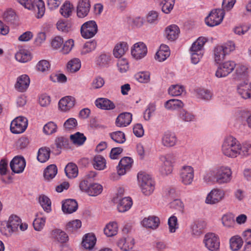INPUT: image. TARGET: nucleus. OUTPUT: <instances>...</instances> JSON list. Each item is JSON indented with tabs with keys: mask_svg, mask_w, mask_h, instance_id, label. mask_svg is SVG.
I'll list each match as a JSON object with an SVG mask.
<instances>
[{
	"mask_svg": "<svg viewBox=\"0 0 251 251\" xmlns=\"http://www.w3.org/2000/svg\"><path fill=\"white\" fill-rule=\"evenodd\" d=\"M238 147H239V150L237 152L238 155H240L242 156H247L251 154V143H244L242 146L240 144L238 143Z\"/></svg>",
	"mask_w": 251,
	"mask_h": 251,
	"instance_id": "79ce46f5",
	"label": "nucleus"
},
{
	"mask_svg": "<svg viewBox=\"0 0 251 251\" xmlns=\"http://www.w3.org/2000/svg\"><path fill=\"white\" fill-rule=\"evenodd\" d=\"M15 58L19 62H26L31 59V57L27 51L21 50L16 53Z\"/></svg>",
	"mask_w": 251,
	"mask_h": 251,
	"instance_id": "3c124183",
	"label": "nucleus"
},
{
	"mask_svg": "<svg viewBox=\"0 0 251 251\" xmlns=\"http://www.w3.org/2000/svg\"><path fill=\"white\" fill-rule=\"evenodd\" d=\"M27 126V120L24 117H18L13 120L10 125L11 132L15 134L23 132Z\"/></svg>",
	"mask_w": 251,
	"mask_h": 251,
	"instance_id": "6e6552de",
	"label": "nucleus"
},
{
	"mask_svg": "<svg viewBox=\"0 0 251 251\" xmlns=\"http://www.w3.org/2000/svg\"><path fill=\"white\" fill-rule=\"evenodd\" d=\"M118 200L119 203L117 208L120 212H125L127 211L132 205V201L130 197H124Z\"/></svg>",
	"mask_w": 251,
	"mask_h": 251,
	"instance_id": "a878e982",
	"label": "nucleus"
},
{
	"mask_svg": "<svg viewBox=\"0 0 251 251\" xmlns=\"http://www.w3.org/2000/svg\"><path fill=\"white\" fill-rule=\"evenodd\" d=\"M203 242L205 247L210 251H218L220 247V241L214 233H208L204 235Z\"/></svg>",
	"mask_w": 251,
	"mask_h": 251,
	"instance_id": "423d86ee",
	"label": "nucleus"
},
{
	"mask_svg": "<svg viewBox=\"0 0 251 251\" xmlns=\"http://www.w3.org/2000/svg\"><path fill=\"white\" fill-rule=\"evenodd\" d=\"M97 47V42L95 40L87 42L83 46L81 50V54H86L94 50Z\"/></svg>",
	"mask_w": 251,
	"mask_h": 251,
	"instance_id": "603ef678",
	"label": "nucleus"
},
{
	"mask_svg": "<svg viewBox=\"0 0 251 251\" xmlns=\"http://www.w3.org/2000/svg\"><path fill=\"white\" fill-rule=\"evenodd\" d=\"M109 136L114 142L119 144L124 143L126 140L125 133L120 131L110 133Z\"/></svg>",
	"mask_w": 251,
	"mask_h": 251,
	"instance_id": "a18cd8bd",
	"label": "nucleus"
},
{
	"mask_svg": "<svg viewBox=\"0 0 251 251\" xmlns=\"http://www.w3.org/2000/svg\"><path fill=\"white\" fill-rule=\"evenodd\" d=\"M96 105L104 110H111L115 108V104L109 100L105 98H99L95 101Z\"/></svg>",
	"mask_w": 251,
	"mask_h": 251,
	"instance_id": "c85d7f7f",
	"label": "nucleus"
},
{
	"mask_svg": "<svg viewBox=\"0 0 251 251\" xmlns=\"http://www.w3.org/2000/svg\"><path fill=\"white\" fill-rule=\"evenodd\" d=\"M196 97L198 98L204 100H209L212 97V93L208 90L204 89H197L195 90Z\"/></svg>",
	"mask_w": 251,
	"mask_h": 251,
	"instance_id": "8fccbe9b",
	"label": "nucleus"
},
{
	"mask_svg": "<svg viewBox=\"0 0 251 251\" xmlns=\"http://www.w3.org/2000/svg\"><path fill=\"white\" fill-rule=\"evenodd\" d=\"M133 161L129 157H124L120 160L117 167V173L119 176H122L131 168Z\"/></svg>",
	"mask_w": 251,
	"mask_h": 251,
	"instance_id": "f3484780",
	"label": "nucleus"
},
{
	"mask_svg": "<svg viewBox=\"0 0 251 251\" xmlns=\"http://www.w3.org/2000/svg\"><path fill=\"white\" fill-rule=\"evenodd\" d=\"M90 0H79L77 6V15L79 18L86 17L90 9Z\"/></svg>",
	"mask_w": 251,
	"mask_h": 251,
	"instance_id": "a211bd4d",
	"label": "nucleus"
},
{
	"mask_svg": "<svg viewBox=\"0 0 251 251\" xmlns=\"http://www.w3.org/2000/svg\"><path fill=\"white\" fill-rule=\"evenodd\" d=\"M39 202L45 211L49 212L51 211V201L50 199L45 195L40 196Z\"/></svg>",
	"mask_w": 251,
	"mask_h": 251,
	"instance_id": "09e8293b",
	"label": "nucleus"
},
{
	"mask_svg": "<svg viewBox=\"0 0 251 251\" xmlns=\"http://www.w3.org/2000/svg\"><path fill=\"white\" fill-rule=\"evenodd\" d=\"M175 0H163L161 4L162 5V11L165 13H169L173 9Z\"/></svg>",
	"mask_w": 251,
	"mask_h": 251,
	"instance_id": "6e6d98bb",
	"label": "nucleus"
},
{
	"mask_svg": "<svg viewBox=\"0 0 251 251\" xmlns=\"http://www.w3.org/2000/svg\"><path fill=\"white\" fill-rule=\"evenodd\" d=\"M127 44L122 42L117 44L113 50V55L116 58L121 57L128 50Z\"/></svg>",
	"mask_w": 251,
	"mask_h": 251,
	"instance_id": "7c9ffc66",
	"label": "nucleus"
},
{
	"mask_svg": "<svg viewBox=\"0 0 251 251\" xmlns=\"http://www.w3.org/2000/svg\"><path fill=\"white\" fill-rule=\"evenodd\" d=\"M162 164L159 171L162 175H168L173 171V165L176 162V157L173 153H168L160 157Z\"/></svg>",
	"mask_w": 251,
	"mask_h": 251,
	"instance_id": "20e7f679",
	"label": "nucleus"
},
{
	"mask_svg": "<svg viewBox=\"0 0 251 251\" xmlns=\"http://www.w3.org/2000/svg\"><path fill=\"white\" fill-rule=\"evenodd\" d=\"M206 42V39L205 38L199 37L193 43L190 48V51L203 52L202 49Z\"/></svg>",
	"mask_w": 251,
	"mask_h": 251,
	"instance_id": "ea45409f",
	"label": "nucleus"
},
{
	"mask_svg": "<svg viewBox=\"0 0 251 251\" xmlns=\"http://www.w3.org/2000/svg\"><path fill=\"white\" fill-rule=\"evenodd\" d=\"M78 208L76 201L74 199H68L63 202L62 209L64 213L71 214L75 212Z\"/></svg>",
	"mask_w": 251,
	"mask_h": 251,
	"instance_id": "412c9836",
	"label": "nucleus"
},
{
	"mask_svg": "<svg viewBox=\"0 0 251 251\" xmlns=\"http://www.w3.org/2000/svg\"><path fill=\"white\" fill-rule=\"evenodd\" d=\"M135 79L140 83H148L150 80V73L149 72H141L135 75Z\"/></svg>",
	"mask_w": 251,
	"mask_h": 251,
	"instance_id": "5fc2aeb1",
	"label": "nucleus"
},
{
	"mask_svg": "<svg viewBox=\"0 0 251 251\" xmlns=\"http://www.w3.org/2000/svg\"><path fill=\"white\" fill-rule=\"evenodd\" d=\"M70 139L74 144L80 146L84 144L86 140V137L83 133L77 132L74 134L70 135Z\"/></svg>",
	"mask_w": 251,
	"mask_h": 251,
	"instance_id": "37998d69",
	"label": "nucleus"
},
{
	"mask_svg": "<svg viewBox=\"0 0 251 251\" xmlns=\"http://www.w3.org/2000/svg\"><path fill=\"white\" fill-rule=\"evenodd\" d=\"M104 79L100 76L96 77L91 83V86L94 89H97L101 88L104 84Z\"/></svg>",
	"mask_w": 251,
	"mask_h": 251,
	"instance_id": "0e129e2a",
	"label": "nucleus"
},
{
	"mask_svg": "<svg viewBox=\"0 0 251 251\" xmlns=\"http://www.w3.org/2000/svg\"><path fill=\"white\" fill-rule=\"evenodd\" d=\"M206 223L202 220H197L194 221L191 226L192 235L195 237L200 236L203 233Z\"/></svg>",
	"mask_w": 251,
	"mask_h": 251,
	"instance_id": "aec40b11",
	"label": "nucleus"
},
{
	"mask_svg": "<svg viewBox=\"0 0 251 251\" xmlns=\"http://www.w3.org/2000/svg\"><path fill=\"white\" fill-rule=\"evenodd\" d=\"M235 66V63L232 61H227L220 64L216 72L215 75L219 78L226 77L234 70Z\"/></svg>",
	"mask_w": 251,
	"mask_h": 251,
	"instance_id": "1a4fd4ad",
	"label": "nucleus"
},
{
	"mask_svg": "<svg viewBox=\"0 0 251 251\" xmlns=\"http://www.w3.org/2000/svg\"><path fill=\"white\" fill-rule=\"evenodd\" d=\"M110 61L109 56L102 54L100 55L97 60V64L101 67H106Z\"/></svg>",
	"mask_w": 251,
	"mask_h": 251,
	"instance_id": "69168bd1",
	"label": "nucleus"
},
{
	"mask_svg": "<svg viewBox=\"0 0 251 251\" xmlns=\"http://www.w3.org/2000/svg\"><path fill=\"white\" fill-rule=\"evenodd\" d=\"M228 53V47L218 46L214 49L215 61L217 63L223 61L225 56Z\"/></svg>",
	"mask_w": 251,
	"mask_h": 251,
	"instance_id": "393cba45",
	"label": "nucleus"
},
{
	"mask_svg": "<svg viewBox=\"0 0 251 251\" xmlns=\"http://www.w3.org/2000/svg\"><path fill=\"white\" fill-rule=\"evenodd\" d=\"M184 90V88L181 85H172L169 87L168 93L172 96H178L180 95Z\"/></svg>",
	"mask_w": 251,
	"mask_h": 251,
	"instance_id": "864d4df0",
	"label": "nucleus"
},
{
	"mask_svg": "<svg viewBox=\"0 0 251 251\" xmlns=\"http://www.w3.org/2000/svg\"><path fill=\"white\" fill-rule=\"evenodd\" d=\"M29 143V139L26 137H22L16 142V147L18 149L22 150L27 147Z\"/></svg>",
	"mask_w": 251,
	"mask_h": 251,
	"instance_id": "338daca9",
	"label": "nucleus"
},
{
	"mask_svg": "<svg viewBox=\"0 0 251 251\" xmlns=\"http://www.w3.org/2000/svg\"><path fill=\"white\" fill-rule=\"evenodd\" d=\"M179 29L178 27L173 25L167 27L165 30V34L169 40L174 41L178 36Z\"/></svg>",
	"mask_w": 251,
	"mask_h": 251,
	"instance_id": "cd10ccee",
	"label": "nucleus"
},
{
	"mask_svg": "<svg viewBox=\"0 0 251 251\" xmlns=\"http://www.w3.org/2000/svg\"><path fill=\"white\" fill-rule=\"evenodd\" d=\"M180 179L184 185H190L194 179V169L190 166H183L180 171Z\"/></svg>",
	"mask_w": 251,
	"mask_h": 251,
	"instance_id": "9b49d317",
	"label": "nucleus"
},
{
	"mask_svg": "<svg viewBox=\"0 0 251 251\" xmlns=\"http://www.w3.org/2000/svg\"><path fill=\"white\" fill-rule=\"evenodd\" d=\"M183 106V103L181 100L177 99L169 100L165 103V107L169 110H175L182 108Z\"/></svg>",
	"mask_w": 251,
	"mask_h": 251,
	"instance_id": "c9c22d12",
	"label": "nucleus"
},
{
	"mask_svg": "<svg viewBox=\"0 0 251 251\" xmlns=\"http://www.w3.org/2000/svg\"><path fill=\"white\" fill-rule=\"evenodd\" d=\"M238 148L236 139L232 136H228L224 140L222 145V152L228 157H236L238 155Z\"/></svg>",
	"mask_w": 251,
	"mask_h": 251,
	"instance_id": "f03ea898",
	"label": "nucleus"
},
{
	"mask_svg": "<svg viewBox=\"0 0 251 251\" xmlns=\"http://www.w3.org/2000/svg\"><path fill=\"white\" fill-rule=\"evenodd\" d=\"M81 226V222L79 220L69 222L66 225V229L69 233H73L76 231Z\"/></svg>",
	"mask_w": 251,
	"mask_h": 251,
	"instance_id": "49530a36",
	"label": "nucleus"
},
{
	"mask_svg": "<svg viewBox=\"0 0 251 251\" xmlns=\"http://www.w3.org/2000/svg\"><path fill=\"white\" fill-rule=\"evenodd\" d=\"M93 165L97 170H103L106 167L105 159L101 155H96L94 157Z\"/></svg>",
	"mask_w": 251,
	"mask_h": 251,
	"instance_id": "58836bf2",
	"label": "nucleus"
},
{
	"mask_svg": "<svg viewBox=\"0 0 251 251\" xmlns=\"http://www.w3.org/2000/svg\"><path fill=\"white\" fill-rule=\"evenodd\" d=\"M247 68L244 65H239L236 69L235 79H239L246 76Z\"/></svg>",
	"mask_w": 251,
	"mask_h": 251,
	"instance_id": "e2e57ef3",
	"label": "nucleus"
},
{
	"mask_svg": "<svg viewBox=\"0 0 251 251\" xmlns=\"http://www.w3.org/2000/svg\"><path fill=\"white\" fill-rule=\"evenodd\" d=\"M73 6L69 2H65L60 8V12L64 17L68 18L72 14Z\"/></svg>",
	"mask_w": 251,
	"mask_h": 251,
	"instance_id": "4d7b16f0",
	"label": "nucleus"
},
{
	"mask_svg": "<svg viewBox=\"0 0 251 251\" xmlns=\"http://www.w3.org/2000/svg\"><path fill=\"white\" fill-rule=\"evenodd\" d=\"M75 99L71 96H67L62 98L58 103L59 107L62 111H67L75 105Z\"/></svg>",
	"mask_w": 251,
	"mask_h": 251,
	"instance_id": "5701e85b",
	"label": "nucleus"
},
{
	"mask_svg": "<svg viewBox=\"0 0 251 251\" xmlns=\"http://www.w3.org/2000/svg\"><path fill=\"white\" fill-rule=\"evenodd\" d=\"M29 83L30 79L28 76L23 75L17 78L15 88L19 92H24L28 88Z\"/></svg>",
	"mask_w": 251,
	"mask_h": 251,
	"instance_id": "6ab92c4d",
	"label": "nucleus"
},
{
	"mask_svg": "<svg viewBox=\"0 0 251 251\" xmlns=\"http://www.w3.org/2000/svg\"><path fill=\"white\" fill-rule=\"evenodd\" d=\"M65 172L68 178H75L78 175L77 167L73 163H69L65 168Z\"/></svg>",
	"mask_w": 251,
	"mask_h": 251,
	"instance_id": "2f4dec72",
	"label": "nucleus"
},
{
	"mask_svg": "<svg viewBox=\"0 0 251 251\" xmlns=\"http://www.w3.org/2000/svg\"><path fill=\"white\" fill-rule=\"evenodd\" d=\"M96 238L94 234L88 233L85 234L82 242V246L86 249L91 250L95 246Z\"/></svg>",
	"mask_w": 251,
	"mask_h": 251,
	"instance_id": "c756f323",
	"label": "nucleus"
},
{
	"mask_svg": "<svg viewBox=\"0 0 251 251\" xmlns=\"http://www.w3.org/2000/svg\"><path fill=\"white\" fill-rule=\"evenodd\" d=\"M118 225L116 222H110L104 229V233L107 237H112L117 234Z\"/></svg>",
	"mask_w": 251,
	"mask_h": 251,
	"instance_id": "72a5a7b5",
	"label": "nucleus"
},
{
	"mask_svg": "<svg viewBox=\"0 0 251 251\" xmlns=\"http://www.w3.org/2000/svg\"><path fill=\"white\" fill-rule=\"evenodd\" d=\"M225 195V192L222 190L218 189H213L208 194L205 202L210 204L217 203L224 198Z\"/></svg>",
	"mask_w": 251,
	"mask_h": 251,
	"instance_id": "ddd939ff",
	"label": "nucleus"
},
{
	"mask_svg": "<svg viewBox=\"0 0 251 251\" xmlns=\"http://www.w3.org/2000/svg\"><path fill=\"white\" fill-rule=\"evenodd\" d=\"M225 16L224 9H215L212 10L205 19L206 24L209 26H214L219 25L223 21Z\"/></svg>",
	"mask_w": 251,
	"mask_h": 251,
	"instance_id": "39448f33",
	"label": "nucleus"
},
{
	"mask_svg": "<svg viewBox=\"0 0 251 251\" xmlns=\"http://www.w3.org/2000/svg\"><path fill=\"white\" fill-rule=\"evenodd\" d=\"M232 172L231 169L226 166L217 168V180L219 184L227 183L231 179Z\"/></svg>",
	"mask_w": 251,
	"mask_h": 251,
	"instance_id": "9d476101",
	"label": "nucleus"
},
{
	"mask_svg": "<svg viewBox=\"0 0 251 251\" xmlns=\"http://www.w3.org/2000/svg\"><path fill=\"white\" fill-rule=\"evenodd\" d=\"M82 36L86 39L93 37L98 32V26L94 21H90L83 24L81 27Z\"/></svg>",
	"mask_w": 251,
	"mask_h": 251,
	"instance_id": "0eeeda50",
	"label": "nucleus"
},
{
	"mask_svg": "<svg viewBox=\"0 0 251 251\" xmlns=\"http://www.w3.org/2000/svg\"><path fill=\"white\" fill-rule=\"evenodd\" d=\"M147 53V48L143 42H138L134 45L131 49V54L136 59H140L146 56Z\"/></svg>",
	"mask_w": 251,
	"mask_h": 251,
	"instance_id": "dca6fc26",
	"label": "nucleus"
},
{
	"mask_svg": "<svg viewBox=\"0 0 251 251\" xmlns=\"http://www.w3.org/2000/svg\"><path fill=\"white\" fill-rule=\"evenodd\" d=\"M21 219L16 215H11L6 223V226L4 227V234L9 236L13 232L18 230L19 225H20Z\"/></svg>",
	"mask_w": 251,
	"mask_h": 251,
	"instance_id": "f8f14e48",
	"label": "nucleus"
},
{
	"mask_svg": "<svg viewBox=\"0 0 251 251\" xmlns=\"http://www.w3.org/2000/svg\"><path fill=\"white\" fill-rule=\"evenodd\" d=\"M176 142V138L174 133L169 131L165 132L162 138V144L166 147L174 146Z\"/></svg>",
	"mask_w": 251,
	"mask_h": 251,
	"instance_id": "bb28decb",
	"label": "nucleus"
},
{
	"mask_svg": "<svg viewBox=\"0 0 251 251\" xmlns=\"http://www.w3.org/2000/svg\"><path fill=\"white\" fill-rule=\"evenodd\" d=\"M243 239L238 235L232 237L230 239V247L233 251H238L242 246Z\"/></svg>",
	"mask_w": 251,
	"mask_h": 251,
	"instance_id": "4c0bfd02",
	"label": "nucleus"
},
{
	"mask_svg": "<svg viewBox=\"0 0 251 251\" xmlns=\"http://www.w3.org/2000/svg\"><path fill=\"white\" fill-rule=\"evenodd\" d=\"M55 145L57 148H68L69 146V140L64 137H58L55 139Z\"/></svg>",
	"mask_w": 251,
	"mask_h": 251,
	"instance_id": "052dcab7",
	"label": "nucleus"
},
{
	"mask_svg": "<svg viewBox=\"0 0 251 251\" xmlns=\"http://www.w3.org/2000/svg\"><path fill=\"white\" fill-rule=\"evenodd\" d=\"M237 93L245 100L251 99V83L247 80L238 84L237 86Z\"/></svg>",
	"mask_w": 251,
	"mask_h": 251,
	"instance_id": "2eb2a0df",
	"label": "nucleus"
},
{
	"mask_svg": "<svg viewBox=\"0 0 251 251\" xmlns=\"http://www.w3.org/2000/svg\"><path fill=\"white\" fill-rule=\"evenodd\" d=\"M50 151L49 148H40L38 152L37 159L42 163L45 162L50 158Z\"/></svg>",
	"mask_w": 251,
	"mask_h": 251,
	"instance_id": "f704fd0d",
	"label": "nucleus"
},
{
	"mask_svg": "<svg viewBox=\"0 0 251 251\" xmlns=\"http://www.w3.org/2000/svg\"><path fill=\"white\" fill-rule=\"evenodd\" d=\"M3 18L5 22L11 24H16L18 20L16 13L11 9L5 11L3 13Z\"/></svg>",
	"mask_w": 251,
	"mask_h": 251,
	"instance_id": "e433bc0d",
	"label": "nucleus"
},
{
	"mask_svg": "<svg viewBox=\"0 0 251 251\" xmlns=\"http://www.w3.org/2000/svg\"><path fill=\"white\" fill-rule=\"evenodd\" d=\"M25 166V160L22 156H17L10 163V167L13 172L19 174L23 172Z\"/></svg>",
	"mask_w": 251,
	"mask_h": 251,
	"instance_id": "4468645a",
	"label": "nucleus"
},
{
	"mask_svg": "<svg viewBox=\"0 0 251 251\" xmlns=\"http://www.w3.org/2000/svg\"><path fill=\"white\" fill-rule=\"evenodd\" d=\"M57 173V168L56 165L51 164L48 166L45 170L44 176L46 180L50 181L54 177Z\"/></svg>",
	"mask_w": 251,
	"mask_h": 251,
	"instance_id": "473e14b6",
	"label": "nucleus"
},
{
	"mask_svg": "<svg viewBox=\"0 0 251 251\" xmlns=\"http://www.w3.org/2000/svg\"><path fill=\"white\" fill-rule=\"evenodd\" d=\"M168 224L169 231L171 233H174L177 228H178L177 219L175 216H172L168 219Z\"/></svg>",
	"mask_w": 251,
	"mask_h": 251,
	"instance_id": "13d9d810",
	"label": "nucleus"
},
{
	"mask_svg": "<svg viewBox=\"0 0 251 251\" xmlns=\"http://www.w3.org/2000/svg\"><path fill=\"white\" fill-rule=\"evenodd\" d=\"M36 68L38 71L46 72L49 70L50 64L46 60H42L37 63Z\"/></svg>",
	"mask_w": 251,
	"mask_h": 251,
	"instance_id": "680f3d73",
	"label": "nucleus"
},
{
	"mask_svg": "<svg viewBox=\"0 0 251 251\" xmlns=\"http://www.w3.org/2000/svg\"><path fill=\"white\" fill-rule=\"evenodd\" d=\"M56 124L53 122H50L44 126L43 131L46 134L50 135L56 132Z\"/></svg>",
	"mask_w": 251,
	"mask_h": 251,
	"instance_id": "bf43d9fd",
	"label": "nucleus"
},
{
	"mask_svg": "<svg viewBox=\"0 0 251 251\" xmlns=\"http://www.w3.org/2000/svg\"><path fill=\"white\" fill-rule=\"evenodd\" d=\"M52 237L57 240L60 243H64L68 240V236L66 233L60 230V229H54L52 230L51 232Z\"/></svg>",
	"mask_w": 251,
	"mask_h": 251,
	"instance_id": "a19ab883",
	"label": "nucleus"
},
{
	"mask_svg": "<svg viewBox=\"0 0 251 251\" xmlns=\"http://www.w3.org/2000/svg\"><path fill=\"white\" fill-rule=\"evenodd\" d=\"M102 191V187L101 185L98 183L91 184L89 185V189L87 191V194L89 196H96L100 194Z\"/></svg>",
	"mask_w": 251,
	"mask_h": 251,
	"instance_id": "de8ad7c7",
	"label": "nucleus"
},
{
	"mask_svg": "<svg viewBox=\"0 0 251 251\" xmlns=\"http://www.w3.org/2000/svg\"><path fill=\"white\" fill-rule=\"evenodd\" d=\"M180 118L183 121L189 122L194 119V116L184 109L180 111L179 114Z\"/></svg>",
	"mask_w": 251,
	"mask_h": 251,
	"instance_id": "774afa93",
	"label": "nucleus"
},
{
	"mask_svg": "<svg viewBox=\"0 0 251 251\" xmlns=\"http://www.w3.org/2000/svg\"><path fill=\"white\" fill-rule=\"evenodd\" d=\"M81 67L80 60L77 58H75L70 61L67 64V68L71 73H75L78 71Z\"/></svg>",
	"mask_w": 251,
	"mask_h": 251,
	"instance_id": "c03bdc74",
	"label": "nucleus"
},
{
	"mask_svg": "<svg viewBox=\"0 0 251 251\" xmlns=\"http://www.w3.org/2000/svg\"><path fill=\"white\" fill-rule=\"evenodd\" d=\"M137 179L142 193L146 196L150 195L154 189V183L150 176L141 172L138 174Z\"/></svg>",
	"mask_w": 251,
	"mask_h": 251,
	"instance_id": "f257e3e1",
	"label": "nucleus"
},
{
	"mask_svg": "<svg viewBox=\"0 0 251 251\" xmlns=\"http://www.w3.org/2000/svg\"><path fill=\"white\" fill-rule=\"evenodd\" d=\"M159 219L154 216L145 218L142 221V224L144 226L152 229H156L159 226Z\"/></svg>",
	"mask_w": 251,
	"mask_h": 251,
	"instance_id": "b1692460",
	"label": "nucleus"
},
{
	"mask_svg": "<svg viewBox=\"0 0 251 251\" xmlns=\"http://www.w3.org/2000/svg\"><path fill=\"white\" fill-rule=\"evenodd\" d=\"M132 121V114L128 112L120 114L116 120V125L119 127H125L130 124Z\"/></svg>",
	"mask_w": 251,
	"mask_h": 251,
	"instance_id": "4be33fe9",
	"label": "nucleus"
},
{
	"mask_svg": "<svg viewBox=\"0 0 251 251\" xmlns=\"http://www.w3.org/2000/svg\"><path fill=\"white\" fill-rule=\"evenodd\" d=\"M18 1L25 8L33 10L37 12L38 18H40L44 15L45 7L43 0H35L33 2H32L31 0H18Z\"/></svg>",
	"mask_w": 251,
	"mask_h": 251,
	"instance_id": "7ed1b4c3",
	"label": "nucleus"
}]
</instances>
